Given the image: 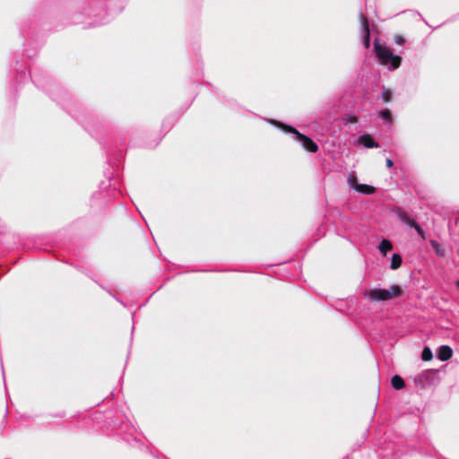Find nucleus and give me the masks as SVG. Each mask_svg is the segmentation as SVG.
Instances as JSON below:
<instances>
[{
  "instance_id": "nucleus-14",
  "label": "nucleus",
  "mask_w": 459,
  "mask_h": 459,
  "mask_svg": "<svg viewBox=\"0 0 459 459\" xmlns=\"http://www.w3.org/2000/svg\"><path fill=\"white\" fill-rule=\"evenodd\" d=\"M421 359L424 361H430L433 359V353L429 347H425L421 353Z\"/></svg>"
},
{
  "instance_id": "nucleus-10",
  "label": "nucleus",
  "mask_w": 459,
  "mask_h": 459,
  "mask_svg": "<svg viewBox=\"0 0 459 459\" xmlns=\"http://www.w3.org/2000/svg\"><path fill=\"white\" fill-rule=\"evenodd\" d=\"M392 385L396 390H402L405 386L404 380L398 375H395L391 379Z\"/></svg>"
},
{
  "instance_id": "nucleus-4",
  "label": "nucleus",
  "mask_w": 459,
  "mask_h": 459,
  "mask_svg": "<svg viewBox=\"0 0 459 459\" xmlns=\"http://www.w3.org/2000/svg\"><path fill=\"white\" fill-rule=\"evenodd\" d=\"M395 214L401 220L402 222L405 223L411 228H414L421 238H425V232L422 228L412 219L404 210L400 207L395 209Z\"/></svg>"
},
{
  "instance_id": "nucleus-20",
  "label": "nucleus",
  "mask_w": 459,
  "mask_h": 459,
  "mask_svg": "<svg viewBox=\"0 0 459 459\" xmlns=\"http://www.w3.org/2000/svg\"><path fill=\"white\" fill-rule=\"evenodd\" d=\"M455 285L459 289V280L455 282Z\"/></svg>"
},
{
  "instance_id": "nucleus-13",
  "label": "nucleus",
  "mask_w": 459,
  "mask_h": 459,
  "mask_svg": "<svg viewBox=\"0 0 459 459\" xmlns=\"http://www.w3.org/2000/svg\"><path fill=\"white\" fill-rule=\"evenodd\" d=\"M402 262H403L402 256L399 254H394L392 255L390 268L392 270L398 269L402 265Z\"/></svg>"
},
{
  "instance_id": "nucleus-3",
  "label": "nucleus",
  "mask_w": 459,
  "mask_h": 459,
  "mask_svg": "<svg viewBox=\"0 0 459 459\" xmlns=\"http://www.w3.org/2000/svg\"><path fill=\"white\" fill-rule=\"evenodd\" d=\"M271 123L288 133H291L296 135V139L301 143L303 148L309 152H316L318 151L317 144L308 136L299 133L295 127L285 125L277 120H271Z\"/></svg>"
},
{
  "instance_id": "nucleus-6",
  "label": "nucleus",
  "mask_w": 459,
  "mask_h": 459,
  "mask_svg": "<svg viewBox=\"0 0 459 459\" xmlns=\"http://www.w3.org/2000/svg\"><path fill=\"white\" fill-rule=\"evenodd\" d=\"M350 185L356 189V191L364 194V195H371L376 192V188L369 185L359 184L356 177L352 176L349 179Z\"/></svg>"
},
{
  "instance_id": "nucleus-18",
  "label": "nucleus",
  "mask_w": 459,
  "mask_h": 459,
  "mask_svg": "<svg viewBox=\"0 0 459 459\" xmlns=\"http://www.w3.org/2000/svg\"><path fill=\"white\" fill-rule=\"evenodd\" d=\"M385 164H386V167H388V168H392L394 166L393 160L391 159H389V158H387L385 160Z\"/></svg>"
},
{
  "instance_id": "nucleus-8",
  "label": "nucleus",
  "mask_w": 459,
  "mask_h": 459,
  "mask_svg": "<svg viewBox=\"0 0 459 459\" xmlns=\"http://www.w3.org/2000/svg\"><path fill=\"white\" fill-rule=\"evenodd\" d=\"M358 142L359 144L367 147V148H377L378 147V143L374 140V138L370 134H362L359 137Z\"/></svg>"
},
{
  "instance_id": "nucleus-12",
  "label": "nucleus",
  "mask_w": 459,
  "mask_h": 459,
  "mask_svg": "<svg viewBox=\"0 0 459 459\" xmlns=\"http://www.w3.org/2000/svg\"><path fill=\"white\" fill-rule=\"evenodd\" d=\"M392 248H393V245H392V243H391L389 240H387V239H383V240L380 242L379 246H378V249H379V251H380L383 255H386V253H387L388 251L392 250Z\"/></svg>"
},
{
  "instance_id": "nucleus-17",
  "label": "nucleus",
  "mask_w": 459,
  "mask_h": 459,
  "mask_svg": "<svg viewBox=\"0 0 459 459\" xmlns=\"http://www.w3.org/2000/svg\"><path fill=\"white\" fill-rule=\"evenodd\" d=\"M394 41L395 44L397 45H403L404 42H405V39L403 36L401 35H394Z\"/></svg>"
},
{
  "instance_id": "nucleus-9",
  "label": "nucleus",
  "mask_w": 459,
  "mask_h": 459,
  "mask_svg": "<svg viewBox=\"0 0 459 459\" xmlns=\"http://www.w3.org/2000/svg\"><path fill=\"white\" fill-rule=\"evenodd\" d=\"M453 351L447 345H443L439 348L437 351V358L441 361H446L452 358Z\"/></svg>"
},
{
  "instance_id": "nucleus-1",
  "label": "nucleus",
  "mask_w": 459,
  "mask_h": 459,
  "mask_svg": "<svg viewBox=\"0 0 459 459\" xmlns=\"http://www.w3.org/2000/svg\"><path fill=\"white\" fill-rule=\"evenodd\" d=\"M374 48L376 56L382 65H389L393 70L397 69L401 65L402 57L394 55L388 48L380 45L377 41H375Z\"/></svg>"
},
{
  "instance_id": "nucleus-2",
  "label": "nucleus",
  "mask_w": 459,
  "mask_h": 459,
  "mask_svg": "<svg viewBox=\"0 0 459 459\" xmlns=\"http://www.w3.org/2000/svg\"><path fill=\"white\" fill-rule=\"evenodd\" d=\"M402 294V289L398 285H393L389 290L372 289L363 292V296L372 302L389 300Z\"/></svg>"
},
{
  "instance_id": "nucleus-11",
  "label": "nucleus",
  "mask_w": 459,
  "mask_h": 459,
  "mask_svg": "<svg viewBox=\"0 0 459 459\" xmlns=\"http://www.w3.org/2000/svg\"><path fill=\"white\" fill-rule=\"evenodd\" d=\"M429 242L437 256L444 257L446 255L445 249L437 241L430 239Z\"/></svg>"
},
{
  "instance_id": "nucleus-7",
  "label": "nucleus",
  "mask_w": 459,
  "mask_h": 459,
  "mask_svg": "<svg viewBox=\"0 0 459 459\" xmlns=\"http://www.w3.org/2000/svg\"><path fill=\"white\" fill-rule=\"evenodd\" d=\"M359 22H360V24H361V27H362V30L364 32V44H365V47L368 48L369 47V40H370V30H369L368 21V18L362 13L359 14Z\"/></svg>"
},
{
  "instance_id": "nucleus-16",
  "label": "nucleus",
  "mask_w": 459,
  "mask_h": 459,
  "mask_svg": "<svg viewBox=\"0 0 459 459\" xmlns=\"http://www.w3.org/2000/svg\"><path fill=\"white\" fill-rule=\"evenodd\" d=\"M392 96H393V93L392 91L387 89V88H385L383 92H382V99L385 102V103H388L391 101L392 100Z\"/></svg>"
},
{
  "instance_id": "nucleus-5",
  "label": "nucleus",
  "mask_w": 459,
  "mask_h": 459,
  "mask_svg": "<svg viewBox=\"0 0 459 459\" xmlns=\"http://www.w3.org/2000/svg\"><path fill=\"white\" fill-rule=\"evenodd\" d=\"M437 371L434 369H428L414 377V383L418 387L424 389L427 385L432 384L436 379Z\"/></svg>"
},
{
  "instance_id": "nucleus-19",
  "label": "nucleus",
  "mask_w": 459,
  "mask_h": 459,
  "mask_svg": "<svg viewBox=\"0 0 459 459\" xmlns=\"http://www.w3.org/2000/svg\"><path fill=\"white\" fill-rule=\"evenodd\" d=\"M349 122L350 123H352V124H355L358 122V117H351L350 119H349Z\"/></svg>"
},
{
  "instance_id": "nucleus-15",
  "label": "nucleus",
  "mask_w": 459,
  "mask_h": 459,
  "mask_svg": "<svg viewBox=\"0 0 459 459\" xmlns=\"http://www.w3.org/2000/svg\"><path fill=\"white\" fill-rule=\"evenodd\" d=\"M379 116L386 122H389V123L393 122L392 113L387 108L381 110L379 113Z\"/></svg>"
}]
</instances>
